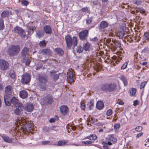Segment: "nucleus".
Masks as SVG:
<instances>
[{
  "label": "nucleus",
  "mask_w": 149,
  "mask_h": 149,
  "mask_svg": "<svg viewBox=\"0 0 149 149\" xmlns=\"http://www.w3.org/2000/svg\"><path fill=\"white\" fill-rule=\"evenodd\" d=\"M116 85L114 84L108 83L102 84L101 86V89L103 91L111 92L116 88Z\"/></svg>",
  "instance_id": "1"
},
{
  "label": "nucleus",
  "mask_w": 149,
  "mask_h": 149,
  "mask_svg": "<svg viewBox=\"0 0 149 149\" xmlns=\"http://www.w3.org/2000/svg\"><path fill=\"white\" fill-rule=\"evenodd\" d=\"M20 51V47L18 45H12L8 49V53L10 56H13L17 54Z\"/></svg>",
  "instance_id": "2"
},
{
  "label": "nucleus",
  "mask_w": 149,
  "mask_h": 149,
  "mask_svg": "<svg viewBox=\"0 0 149 149\" xmlns=\"http://www.w3.org/2000/svg\"><path fill=\"white\" fill-rule=\"evenodd\" d=\"M31 78L30 74L25 73L22 76L21 82L23 84H27L30 82Z\"/></svg>",
  "instance_id": "3"
},
{
  "label": "nucleus",
  "mask_w": 149,
  "mask_h": 149,
  "mask_svg": "<svg viewBox=\"0 0 149 149\" xmlns=\"http://www.w3.org/2000/svg\"><path fill=\"white\" fill-rule=\"evenodd\" d=\"M105 141L109 146H111L117 142V140L113 134L109 135L105 138Z\"/></svg>",
  "instance_id": "4"
},
{
  "label": "nucleus",
  "mask_w": 149,
  "mask_h": 149,
  "mask_svg": "<svg viewBox=\"0 0 149 149\" xmlns=\"http://www.w3.org/2000/svg\"><path fill=\"white\" fill-rule=\"evenodd\" d=\"M14 30L15 33H18L22 38L25 37L26 33L21 27L17 26L14 28Z\"/></svg>",
  "instance_id": "5"
},
{
  "label": "nucleus",
  "mask_w": 149,
  "mask_h": 149,
  "mask_svg": "<svg viewBox=\"0 0 149 149\" xmlns=\"http://www.w3.org/2000/svg\"><path fill=\"white\" fill-rule=\"evenodd\" d=\"M9 64L8 62L4 60H0V69L2 70L7 69L8 67Z\"/></svg>",
  "instance_id": "6"
},
{
  "label": "nucleus",
  "mask_w": 149,
  "mask_h": 149,
  "mask_svg": "<svg viewBox=\"0 0 149 149\" xmlns=\"http://www.w3.org/2000/svg\"><path fill=\"white\" fill-rule=\"evenodd\" d=\"M88 31L85 30L80 32L79 34V36L80 38L82 40H85L88 36Z\"/></svg>",
  "instance_id": "7"
},
{
  "label": "nucleus",
  "mask_w": 149,
  "mask_h": 149,
  "mask_svg": "<svg viewBox=\"0 0 149 149\" xmlns=\"http://www.w3.org/2000/svg\"><path fill=\"white\" fill-rule=\"evenodd\" d=\"M65 38L67 46L68 47H70L72 44V40L71 36L69 35L65 36Z\"/></svg>",
  "instance_id": "8"
},
{
  "label": "nucleus",
  "mask_w": 149,
  "mask_h": 149,
  "mask_svg": "<svg viewBox=\"0 0 149 149\" xmlns=\"http://www.w3.org/2000/svg\"><path fill=\"white\" fill-rule=\"evenodd\" d=\"M16 107L17 108L15 109L14 113L16 115H18L20 113L21 111L22 110L23 107L22 104H20Z\"/></svg>",
  "instance_id": "9"
},
{
  "label": "nucleus",
  "mask_w": 149,
  "mask_h": 149,
  "mask_svg": "<svg viewBox=\"0 0 149 149\" xmlns=\"http://www.w3.org/2000/svg\"><path fill=\"white\" fill-rule=\"evenodd\" d=\"M60 111L61 113L63 115H66L68 111V108L65 105H62L60 107Z\"/></svg>",
  "instance_id": "10"
},
{
  "label": "nucleus",
  "mask_w": 149,
  "mask_h": 149,
  "mask_svg": "<svg viewBox=\"0 0 149 149\" xmlns=\"http://www.w3.org/2000/svg\"><path fill=\"white\" fill-rule=\"evenodd\" d=\"M34 108L33 105L31 103H27L25 105V107H23L24 109L28 112L32 111Z\"/></svg>",
  "instance_id": "11"
},
{
  "label": "nucleus",
  "mask_w": 149,
  "mask_h": 149,
  "mask_svg": "<svg viewBox=\"0 0 149 149\" xmlns=\"http://www.w3.org/2000/svg\"><path fill=\"white\" fill-rule=\"evenodd\" d=\"M17 125L19 124L21 126H24L27 124V122L26 120L23 118H21L20 120L18 119L17 120Z\"/></svg>",
  "instance_id": "12"
},
{
  "label": "nucleus",
  "mask_w": 149,
  "mask_h": 149,
  "mask_svg": "<svg viewBox=\"0 0 149 149\" xmlns=\"http://www.w3.org/2000/svg\"><path fill=\"white\" fill-rule=\"evenodd\" d=\"M12 88L10 85L7 86L5 88V95L10 96Z\"/></svg>",
  "instance_id": "13"
},
{
  "label": "nucleus",
  "mask_w": 149,
  "mask_h": 149,
  "mask_svg": "<svg viewBox=\"0 0 149 149\" xmlns=\"http://www.w3.org/2000/svg\"><path fill=\"white\" fill-rule=\"evenodd\" d=\"M44 32L47 34H51L52 33V29L50 26L46 25L44 27Z\"/></svg>",
  "instance_id": "14"
},
{
  "label": "nucleus",
  "mask_w": 149,
  "mask_h": 149,
  "mask_svg": "<svg viewBox=\"0 0 149 149\" xmlns=\"http://www.w3.org/2000/svg\"><path fill=\"white\" fill-rule=\"evenodd\" d=\"M19 95L21 98L24 99L27 97L28 93L26 91L22 90L19 92Z\"/></svg>",
  "instance_id": "15"
},
{
  "label": "nucleus",
  "mask_w": 149,
  "mask_h": 149,
  "mask_svg": "<svg viewBox=\"0 0 149 149\" xmlns=\"http://www.w3.org/2000/svg\"><path fill=\"white\" fill-rule=\"evenodd\" d=\"M125 31L122 29H120L118 31L117 36L120 38H121L124 36Z\"/></svg>",
  "instance_id": "16"
},
{
  "label": "nucleus",
  "mask_w": 149,
  "mask_h": 149,
  "mask_svg": "<svg viewBox=\"0 0 149 149\" xmlns=\"http://www.w3.org/2000/svg\"><path fill=\"white\" fill-rule=\"evenodd\" d=\"M29 50L28 48L25 47L22 49L21 52V56L23 57H25L28 54Z\"/></svg>",
  "instance_id": "17"
},
{
  "label": "nucleus",
  "mask_w": 149,
  "mask_h": 149,
  "mask_svg": "<svg viewBox=\"0 0 149 149\" xmlns=\"http://www.w3.org/2000/svg\"><path fill=\"white\" fill-rule=\"evenodd\" d=\"M11 102L15 107L17 106L19 104H22L21 103H19L18 102V100L15 97H13L11 99Z\"/></svg>",
  "instance_id": "18"
},
{
  "label": "nucleus",
  "mask_w": 149,
  "mask_h": 149,
  "mask_svg": "<svg viewBox=\"0 0 149 149\" xmlns=\"http://www.w3.org/2000/svg\"><path fill=\"white\" fill-rule=\"evenodd\" d=\"M67 78L70 82L71 83L74 82V79L73 77L72 73L71 72L67 73Z\"/></svg>",
  "instance_id": "19"
},
{
  "label": "nucleus",
  "mask_w": 149,
  "mask_h": 149,
  "mask_svg": "<svg viewBox=\"0 0 149 149\" xmlns=\"http://www.w3.org/2000/svg\"><path fill=\"white\" fill-rule=\"evenodd\" d=\"M104 105L103 102L101 101H98L96 104V107L97 109L101 110L104 108Z\"/></svg>",
  "instance_id": "20"
},
{
  "label": "nucleus",
  "mask_w": 149,
  "mask_h": 149,
  "mask_svg": "<svg viewBox=\"0 0 149 149\" xmlns=\"http://www.w3.org/2000/svg\"><path fill=\"white\" fill-rule=\"evenodd\" d=\"M130 95L131 96H136V89L134 88H131L130 90Z\"/></svg>",
  "instance_id": "21"
},
{
  "label": "nucleus",
  "mask_w": 149,
  "mask_h": 149,
  "mask_svg": "<svg viewBox=\"0 0 149 149\" xmlns=\"http://www.w3.org/2000/svg\"><path fill=\"white\" fill-rule=\"evenodd\" d=\"M1 137L3 140L6 142L11 143L12 141V139L9 138L8 136L3 135Z\"/></svg>",
  "instance_id": "22"
},
{
  "label": "nucleus",
  "mask_w": 149,
  "mask_h": 149,
  "mask_svg": "<svg viewBox=\"0 0 149 149\" xmlns=\"http://www.w3.org/2000/svg\"><path fill=\"white\" fill-rule=\"evenodd\" d=\"M10 97L9 96H7V95L4 96V102L6 105L8 106H9L10 105V103L8 101L9 100Z\"/></svg>",
  "instance_id": "23"
},
{
  "label": "nucleus",
  "mask_w": 149,
  "mask_h": 149,
  "mask_svg": "<svg viewBox=\"0 0 149 149\" xmlns=\"http://www.w3.org/2000/svg\"><path fill=\"white\" fill-rule=\"evenodd\" d=\"M45 101L49 104H51L53 102L52 97L50 95H47L45 97Z\"/></svg>",
  "instance_id": "24"
},
{
  "label": "nucleus",
  "mask_w": 149,
  "mask_h": 149,
  "mask_svg": "<svg viewBox=\"0 0 149 149\" xmlns=\"http://www.w3.org/2000/svg\"><path fill=\"white\" fill-rule=\"evenodd\" d=\"M120 78L123 81L125 86L127 85L128 84L127 79L123 75H121Z\"/></svg>",
  "instance_id": "25"
},
{
  "label": "nucleus",
  "mask_w": 149,
  "mask_h": 149,
  "mask_svg": "<svg viewBox=\"0 0 149 149\" xmlns=\"http://www.w3.org/2000/svg\"><path fill=\"white\" fill-rule=\"evenodd\" d=\"M108 26V23L105 21H102L100 24V27L102 29H104Z\"/></svg>",
  "instance_id": "26"
},
{
  "label": "nucleus",
  "mask_w": 149,
  "mask_h": 149,
  "mask_svg": "<svg viewBox=\"0 0 149 149\" xmlns=\"http://www.w3.org/2000/svg\"><path fill=\"white\" fill-rule=\"evenodd\" d=\"M149 33L145 32L144 34L143 38V42H144L146 40H149Z\"/></svg>",
  "instance_id": "27"
},
{
  "label": "nucleus",
  "mask_w": 149,
  "mask_h": 149,
  "mask_svg": "<svg viewBox=\"0 0 149 149\" xmlns=\"http://www.w3.org/2000/svg\"><path fill=\"white\" fill-rule=\"evenodd\" d=\"M55 51L57 54L59 55H62L63 54L64 52L60 48H56L55 49Z\"/></svg>",
  "instance_id": "28"
},
{
  "label": "nucleus",
  "mask_w": 149,
  "mask_h": 149,
  "mask_svg": "<svg viewBox=\"0 0 149 149\" xmlns=\"http://www.w3.org/2000/svg\"><path fill=\"white\" fill-rule=\"evenodd\" d=\"M102 143L103 145V148L104 149H109V145L108 143L105 141H102Z\"/></svg>",
  "instance_id": "29"
},
{
  "label": "nucleus",
  "mask_w": 149,
  "mask_h": 149,
  "mask_svg": "<svg viewBox=\"0 0 149 149\" xmlns=\"http://www.w3.org/2000/svg\"><path fill=\"white\" fill-rule=\"evenodd\" d=\"M9 14V12L7 11H4L1 14L2 18H4L8 17Z\"/></svg>",
  "instance_id": "30"
},
{
  "label": "nucleus",
  "mask_w": 149,
  "mask_h": 149,
  "mask_svg": "<svg viewBox=\"0 0 149 149\" xmlns=\"http://www.w3.org/2000/svg\"><path fill=\"white\" fill-rule=\"evenodd\" d=\"M68 143L67 141H61L58 142L57 145L58 146H62L65 145Z\"/></svg>",
  "instance_id": "31"
},
{
  "label": "nucleus",
  "mask_w": 149,
  "mask_h": 149,
  "mask_svg": "<svg viewBox=\"0 0 149 149\" xmlns=\"http://www.w3.org/2000/svg\"><path fill=\"white\" fill-rule=\"evenodd\" d=\"M97 138V136L95 134L91 135L90 136H88L87 138L91 140H93L96 139Z\"/></svg>",
  "instance_id": "32"
},
{
  "label": "nucleus",
  "mask_w": 149,
  "mask_h": 149,
  "mask_svg": "<svg viewBox=\"0 0 149 149\" xmlns=\"http://www.w3.org/2000/svg\"><path fill=\"white\" fill-rule=\"evenodd\" d=\"M40 81L42 83H46L47 82V79L43 77H40L39 78Z\"/></svg>",
  "instance_id": "33"
},
{
  "label": "nucleus",
  "mask_w": 149,
  "mask_h": 149,
  "mask_svg": "<svg viewBox=\"0 0 149 149\" xmlns=\"http://www.w3.org/2000/svg\"><path fill=\"white\" fill-rule=\"evenodd\" d=\"M91 46L90 44L86 43L84 46V49L85 51L88 50Z\"/></svg>",
  "instance_id": "34"
},
{
  "label": "nucleus",
  "mask_w": 149,
  "mask_h": 149,
  "mask_svg": "<svg viewBox=\"0 0 149 149\" xmlns=\"http://www.w3.org/2000/svg\"><path fill=\"white\" fill-rule=\"evenodd\" d=\"M4 27L3 20L0 18V30H3Z\"/></svg>",
  "instance_id": "35"
},
{
  "label": "nucleus",
  "mask_w": 149,
  "mask_h": 149,
  "mask_svg": "<svg viewBox=\"0 0 149 149\" xmlns=\"http://www.w3.org/2000/svg\"><path fill=\"white\" fill-rule=\"evenodd\" d=\"M72 44L74 46H76L77 44V38L76 37H73V38Z\"/></svg>",
  "instance_id": "36"
},
{
  "label": "nucleus",
  "mask_w": 149,
  "mask_h": 149,
  "mask_svg": "<svg viewBox=\"0 0 149 149\" xmlns=\"http://www.w3.org/2000/svg\"><path fill=\"white\" fill-rule=\"evenodd\" d=\"M50 50L48 49H42L41 52V53H42L43 54L45 55V54H47L49 53Z\"/></svg>",
  "instance_id": "37"
},
{
  "label": "nucleus",
  "mask_w": 149,
  "mask_h": 149,
  "mask_svg": "<svg viewBox=\"0 0 149 149\" xmlns=\"http://www.w3.org/2000/svg\"><path fill=\"white\" fill-rule=\"evenodd\" d=\"M10 77L13 79H15V72L13 71H11L9 74Z\"/></svg>",
  "instance_id": "38"
},
{
  "label": "nucleus",
  "mask_w": 149,
  "mask_h": 149,
  "mask_svg": "<svg viewBox=\"0 0 149 149\" xmlns=\"http://www.w3.org/2000/svg\"><path fill=\"white\" fill-rule=\"evenodd\" d=\"M147 83V81H144L141 83L140 85V89L144 88Z\"/></svg>",
  "instance_id": "39"
},
{
  "label": "nucleus",
  "mask_w": 149,
  "mask_h": 149,
  "mask_svg": "<svg viewBox=\"0 0 149 149\" xmlns=\"http://www.w3.org/2000/svg\"><path fill=\"white\" fill-rule=\"evenodd\" d=\"M128 62V61L125 62L124 64L121 66V69L122 70H124L125 69L127 66Z\"/></svg>",
  "instance_id": "40"
},
{
  "label": "nucleus",
  "mask_w": 149,
  "mask_h": 149,
  "mask_svg": "<svg viewBox=\"0 0 149 149\" xmlns=\"http://www.w3.org/2000/svg\"><path fill=\"white\" fill-rule=\"evenodd\" d=\"M120 125L118 123H116L114 125V128L116 130L118 129L120 127Z\"/></svg>",
  "instance_id": "41"
},
{
  "label": "nucleus",
  "mask_w": 149,
  "mask_h": 149,
  "mask_svg": "<svg viewBox=\"0 0 149 149\" xmlns=\"http://www.w3.org/2000/svg\"><path fill=\"white\" fill-rule=\"evenodd\" d=\"M88 105L89 107V109L90 110L91 109V108L94 105V103L92 101H91L88 104Z\"/></svg>",
  "instance_id": "42"
},
{
  "label": "nucleus",
  "mask_w": 149,
  "mask_h": 149,
  "mask_svg": "<svg viewBox=\"0 0 149 149\" xmlns=\"http://www.w3.org/2000/svg\"><path fill=\"white\" fill-rule=\"evenodd\" d=\"M39 45L40 46L45 47L46 45V43L45 41L43 40L42 42H41Z\"/></svg>",
  "instance_id": "43"
},
{
  "label": "nucleus",
  "mask_w": 149,
  "mask_h": 149,
  "mask_svg": "<svg viewBox=\"0 0 149 149\" xmlns=\"http://www.w3.org/2000/svg\"><path fill=\"white\" fill-rule=\"evenodd\" d=\"M43 35V33L42 32H39L36 34V36L38 38H40Z\"/></svg>",
  "instance_id": "44"
},
{
  "label": "nucleus",
  "mask_w": 149,
  "mask_h": 149,
  "mask_svg": "<svg viewBox=\"0 0 149 149\" xmlns=\"http://www.w3.org/2000/svg\"><path fill=\"white\" fill-rule=\"evenodd\" d=\"M135 130L137 132H139L142 130V127L140 126H138L135 128Z\"/></svg>",
  "instance_id": "45"
},
{
  "label": "nucleus",
  "mask_w": 149,
  "mask_h": 149,
  "mask_svg": "<svg viewBox=\"0 0 149 149\" xmlns=\"http://www.w3.org/2000/svg\"><path fill=\"white\" fill-rule=\"evenodd\" d=\"M90 121L91 123H94L97 121V120L93 117H91V118Z\"/></svg>",
  "instance_id": "46"
},
{
  "label": "nucleus",
  "mask_w": 149,
  "mask_h": 149,
  "mask_svg": "<svg viewBox=\"0 0 149 149\" xmlns=\"http://www.w3.org/2000/svg\"><path fill=\"white\" fill-rule=\"evenodd\" d=\"M112 113V110L111 109L108 110L107 112V116H110Z\"/></svg>",
  "instance_id": "47"
},
{
  "label": "nucleus",
  "mask_w": 149,
  "mask_h": 149,
  "mask_svg": "<svg viewBox=\"0 0 149 149\" xmlns=\"http://www.w3.org/2000/svg\"><path fill=\"white\" fill-rule=\"evenodd\" d=\"M82 143L85 144H90L92 143V142L89 141H82Z\"/></svg>",
  "instance_id": "48"
},
{
  "label": "nucleus",
  "mask_w": 149,
  "mask_h": 149,
  "mask_svg": "<svg viewBox=\"0 0 149 149\" xmlns=\"http://www.w3.org/2000/svg\"><path fill=\"white\" fill-rule=\"evenodd\" d=\"M92 21V19L91 18H88L86 20V23L88 24H90Z\"/></svg>",
  "instance_id": "49"
},
{
  "label": "nucleus",
  "mask_w": 149,
  "mask_h": 149,
  "mask_svg": "<svg viewBox=\"0 0 149 149\" xmlns=\"http://www.w3.org/2000/svg\"><path fill=\"white\" fill-rule=\"evenodd\" d=\"M85 104L83 102H81V107L82 109L84 110L85 108Z\"/></svg>",
  "instance_id": "50"
},
{
  "label": "nucleus",
  "mask_w": 149,
  "mask_h": 149,
  "mask_svg": "<svg viewBox=\"0 0 149 149\" xmlns=\"http://www.w3.org/2000/svg\"><path fill=\"white\" fill-rule=\"evenodd\" d=\"M22 3L26 6L29 3L28 2L25 0H22Z\"/></svg>",
  "instance_id": "51"
},
{
  "label": "nucleus",
  "mask_w": 149,
  "mask_h": 149,
  "mask_svg": "<svg viewBox=\"0 0 149 149\" xmlns=\"http://www.w3.org/2000/svg\"><path fill=\"white\" fill-rule=\"evenodd\" d=\"M77 52L80 53L82 52L83 50V48L81 47H79L77 49Z\"/></svg>",
  "instance_id": "52"
},
{
  "label": "nucleus",
  "mask_w": 149,
  "mask_h": 149,
  "mask_svg": "<svg viewBox=\"0 0 149 149\" xmlns=\"http://www.w3.org/2000/svg\"><path fill=\"white\" fill-rule=\"evenodd\" d=\"M82 11L84 12H88V8L86 7L85 8H84L81 9Z\"/></svg>",
  "instance_id": "53"
},
{
  "label": "nucleus",
  "mask_w": 149,
  "mask_h": 149,
  "mask_svg": "<svg viewBox=\"0 0 149 149\" xmlns=\"http://www.w3.org/2000/svg\"><path fill=\"white\" fill-rule=\"evenodd\" d=\"M143 134V133H142V132L136 135V137L137 138H139V137L142 136Z\"/></svg>",
  "instance_id": "54"
},
{
  "label": "nucleus",
  "mask_w": 149,
  "mask_h": 149,
  "mask_svg": "<svg viewBox=\"0 0 149 149\" xmlns=\"http://www.w3.org/2000/svg\"><path fill=\"white\" fill-rule=\"evenodd\" d=\"M139 101H138L137 100H136L134 101V103L133 104V105L134 106H136L137 104H139Z\"/></svg>",
  "instance_id": "55"
},
{
  "label": "nucleus",
  "mask_w": 149,
  "mask_h": 149,
  "mask_svg": "<svg viewBox=\"0 0 149 149\" xmlns=\"http://www.w3.org/2000/svg\"><path fill=\"white\" fill-rule=\"evenodd\" d=\"M58 77L59 75L57 74H56L54 75V80L56 81L58 78Z\"/></svg>",
  "instance_id": "56"
},
{
  "label": "nucleus",
  "mask_w": 149,
  "mask_h": 149,
  "mask_svg": "<svg viewBox=\"0 0 149 149\" xmlns=\"http://www.w3.org/2000/svg\"><path fill=\"white\" fill-rule=\"evenodd\" d=\"M49 142V141H45L42 142V145H46L48 144Z\"/></svg>",
  "instance_id": "57"
},
{
  "label": "nucleus",
  "mask_w": 149,
  "mask_h": 149,
  "mask_svg": "<svg viewBox=\"0 0 149 149\" xmlns=\"http://www.w3.org/2000/svg\"><path fill=\"white\" fill-rule=\"evenodd\" d=\"M30 62V60L29 59H28L26 61L25 63V65H29Z\"/></svg>",
  "instance_id": "58"
},
{
  "label": "nucleus",
  "mask_w": 149,
  "mask_h": 149,
  "mask_svg": "<svg viewBox=\"0 0 149 149\" xmlns=\"http://www.w3.org/2000/svg\"><path fill=\"white\" fill-rule=\"evenodd\" d=\"M117 103L119 105H123L124 104V102L122 100H120L117 102Z\"/></svg>",
  "instance_id": "59"
},
{
  "label": "nucleus",
  "mask_w": 149,
  "mask_h": 149,
  "mask_svg": "<svg viewBox=\"0 0 149 149\" xmlns=\"http://www.w3.org/2000/svg\"><path fill=\"white\" fill-rule=\"evenodd\" d=\"M56 121V119L52 118L49 120V122L51 123H54Z\"/></svg>",
  "instance_id": "60"
},
{
  "label": "nucleus",
  "mask_w": 149,
  "mask_h": 149,
  "mask_svg": "<svg viewBox=\"0 0 149 149\" xmlns=\"http://www.w3.org/2000/svg\"><path fill=\"white\" fill-rule=\"evenodd\" d=\"M29 28L30 29V33H33V26L31 27H29ZM30 32V31H28V33H29V32Z\"/></svg>",
  "instance_id": "61"
},
{
  "label": "nucleus",
  "mask_w": 149,
  "mask_h": 149,
  "mask_svg": "<svg viewBox=\"0 0 149 149\" xmlns=\"http://www.w3.org/2000/svg\"><path fill=\"white\" fill-rule=\"evenodd\" d=\"M145 141H146V143L144 145L145 146H146L148 145L147 143V142H149V137L146 139Z\"/></svg>",
  "instance_id": "62"
},
{
  "label": "nucleus",
  "mask_w": 149,
  "mask_h": 149,
  "mask_svg": "<svg viewBox=\"0 0 149 149\" xmlns=\"http://www.w3.org/2000/svg\"><path fill=\"white\" fill-rule=\"evenodd\" d=\"M139 11L140 12L142 13H144L145 12L144 10L143 9H140Z\"/></svg>",
  "instance_id": "63"
},
{
  "label": "nucleus",
  "mask_w": 149,
  "mask_h": 149,
  "mask_svg": "<svg viewBox=\"0 0 149 149\" xmlns=\"http://www.w3.org/2000/svg\"><path fill=\"white\" fill-rule=\"evenodd\" d=\"M140 3L141 2H140L138 1L137 0H136V1L135 2V3L136 4H137L138 5H139L140 4Z\"/></svg>",
  "instance_id": "64"
}]
</instances>
